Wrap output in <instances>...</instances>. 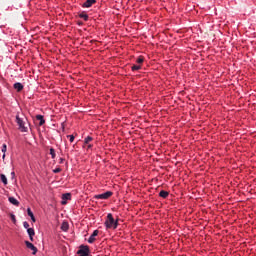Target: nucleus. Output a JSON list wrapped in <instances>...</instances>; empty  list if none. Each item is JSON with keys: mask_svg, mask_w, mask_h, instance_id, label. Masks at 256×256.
Segmentation results:
<instances>
[{"mask_svg": "<svg viewBox=\"0 0 256 256\" xmlns=\"http://www.w3.org/2000/svg\"><path fill=\"white\" fill-rule=\"evenodd\" d=\"M118 226L119 221L115 220V218H113V214L109 213L105 221L106 229H117Z\"/></svg>", "mask_w": 256, "mask_h": 256, "instance_id": "obj_1", "label": "nucleus"}, {"mask_svg": "<svg viewBox=\"0 0 256 256\" xmlns=\"http://www.w3.org/2000/svg\"><path fill=\"white\" fill-rule=\"evenodd\" d=\"M16 123L19 126V130L21 133H27L29 131V128L25 126L27 124V118L26 117H20L19 114L16 115Z\"/></svg>", "mask_w": 256, "mask_h": 256, "instance_id": "obj_2", "label": "nucleus"}, {"mask_svg": "<svg viewBox=\"0 0 256 256\" xmlns=\"http://www.w3.org/2000/svg\"><path fill=\"white\" fill-rule=\"evenodd\" d=\"M77 255L80 256H89V246L81 245L77 251Z\"/></svg>", "mask_w": 256, "mask_h": 256, "instance_id": "obj_3", "label": "nucleus"}, {"mask_svg": "<svg viewBox=\"0 0 256 256\" xmlns=\"http://www.w3.org/2000/svg\"><path fill=\"white\" fill-rule=\"evenodd\" d=\"M113 196V192L107 191L103 194H98L94 196V199H109V197Z\"/></svg>", "mask_w": 256, "mask_h": 256, "instance_id": "obj_4", "label": "nucleus"}, {"mask_svg": "<svg viewBox=\"0 0 256 256\" xmlns=\"http://www.w3.org/2000/svg\"><path fill=\"white\" fill-rule=\"evenodd\" d=\"M25 245L27 247V249H31L32 255H37V247H35V245H33V243L29 242V241H25Z\"/></svg>", "mask_w": 256, "mask_h": 256, "instance_id": "obj_5", "label": "nucleus"}, {"mask_svg": "<svg viewBox=\"0 0 256 256\" xmlns=\"http://www.w3.org/2000/svg\"><path fill=\"white\" fill-rule=\"evenodd\" d=\"M67 201H71V193L62 195V205H67Z\"/></svg>", "mask_w": 256, "mask_h": 256, "instance_id": "obj_6", "label": "nucleus"}, {"mask_svg": "<svg viewBox=\"0 0 256 256\" xmlns=\"http://www.w3.org/2000/svg\"><path fill=\"white\" fill-rule=\"evenodd\" d=\"M97 235H99V230H94L88 239V243H95V237H97Z\"/></svg>", "mask_w": 256, "mask_h": 256, "instance_id": "obj_7", "label": "nucleus"}, {"mask_svg": "<svg viewBox=\"0 0 256 256\" xmlns=\"http://www.w3.org/2000/svg\"><path fill=\"white\" fill-rule=\"evenodd\" d=\"M95 3H97V0H86L83 3L82 7L89 8V7L93 6V5H95Z\"/></svg>", "mask_w": 256, "mask_h": 256, "instance_id": "obj_8", "label": "nucleus"}, {"mask_svg": "<svg viewBox=\"0 0 256 256\" xmlns=\"http://www.w3.org/2000/svg\"><path fill=\"white\" fill-rule=\"evenodd\" d=\"M27 233H28V235H29V237H30V241H33V237H35V229H33V228H28V229H27Z\"/></svg>", "mask_w": 256, "mask_h": 256, "instance_id": "obj_9", "label": "nucleus"}, {"mask_svg": "<svg viewBox=\"0 0 256 256\" xmlns=\"http://www.w3.org/2000/svg\"><path fill=\"white\" fill-rule=\"evenodd\" d=\"M36 119H37V121H40V122H39V126H40V127L43 126V125H45V118H43V115H37V116H36Z\"/></svg>", "mask_w": 256, "mask_h": 256, "instance_id": "obj_10", "label": "nucleus"}, {"mask_svg": "<svg viewBox=\"0 0 256 256\" xmlns=\"http://www.w3.org/2000/svg\"><path fill=\"white\" fill-rule=\"evenodd\" d=\"M14 89H16V91H18V93L21 92V91H23V84H21V83H19V82H16V83L14 84Z\"/></svg>", "mask_w": 256, "mask_h": 256, "instance_id": "obj_11", "label": "nucleus"}, {"mask_svg": "<svg viewBox=\"0 0 256 256\" xmlns=\"http://www.w3.org/2000/svg\"><path fill=\"white\" fill-rule=\"evenodd\" d=\"M8 201L12 204L15 205L16 207H19V202L15 199V197H9Z\"/></svg>", "mask_w": 256, "mask_h": 256, "instance_id": "obj_12", "label": "nucleus"}, {"mask_svg": "<svg viewBox=\"0 0 256 256\" xmlns=\"http://www.w3.org/2000/svg\"><path fill=\"white\" fill-rule=\"evenodd\" d=\"M159 196L162 197V199H167V197H169V193L165 190H161Z\"/></svg>", "mask_w": 256, "mask_h": 256, "instance_id": "obj_13", "label": "nucleus"}, {"mask_svg": "<svg viewBox=\"0 0 256 256\" xmlns=\"http://www.w3.org/2000/svg\"><path fill=\"white\" fill-rule=\"evenodd\" d=\"M79 18L84 19V21H89V15H87L85 12L80 13Z\"/></svg>", "mask_w": 256, "mask_h": 256, "instance_id": "obj_14", "label": "nucleus"}, {"mask_svg": "<svg viewBox=\"0 0 256 256\" xmlns=\"http://www.w3.org/2000/svg\"><path fill=\"white\" fill-rule=\"evenodd\" d=\"M61 229L65 232L69 231V222H63L61 225Z\"/></svg>", "mask_w": 256, "mask_h": 256, "instance_id": "obj_15", "label": "nucleus"}, {"mask_svg": "<svg viewBox=\"0 0 256 256\" xmlns=\"http://www.w3.org/2000/svg\"><path fill=\"white\" fill-rule=\"evenodd\" d=\"M91 141H93V137L88 136L84 139V145H89V143H91Z\"/></svg>", "mask_w": 256, "mask_h": 256, "instance_id": "obj_16", "label": "nucleus"}, {"mask_svg": "<svg viewBox=\"0 0 256 256\" xmlns=\"http://www.w3.org/2000/svg\"><path fill=\"white\" fill-rule=\"evenodd\" d=\"M0 179L4 185H7V176H5V174H1Z\"/></svg>", "mask_w": 256, "mask_h": 256, "instance_id": "obj_17", "label": "nucleus"}, {"mask_svg": "<svg viewBox=\"0 0 256 256\" xmlns=\"http://www.w3.org/2000/svg\"><path fill=\"white\" fill-rule=\"evenodd\" d=\"M145 61V59L143 58V56H140L137 58L136 63H138V65H141V63H143Z\"/></svg>", "mask_w": 256, "mask_h": 256, "instance_id": "obj_18", "label": "nucleus"}, {"mask_svg": "<svg viewBox=\"0 0 256 256\" xmlns=\"http://www.w3.org/2000/svg\"><path fill=\"white\" fill-rule=\"evenodd\" d=\"M139 69H141V65H133L132 66V71H139Z\"/></svg>", "mask_w": 256, "mask_h": 256, "instance_id": "obj_19", "label": "nucleus"}, {"mask_svg": "<svg viewBox=\"0 0 256 256\" xmlns=\"http://www.w3.org/2000/svg\"><path fill=\"white\" fill-rule=\"evenodd\" d=\"M67 139L70 140V143H73L75 141V136L74 135H67Z\"/></svg>", "mask_w": 256, "mask_h": 256, "instance_id": "obj_20", "label": "nucleus"}, {"mask_svg": "<svg viewBox=\"0 0 256 256\" xmlns=\"http://www.w3.org/2000/svg\"><path fill=\"white\" fill-rule=\"evenodd\" d=\"M50 155H51L52 159H55V149H53V148L50 149Z\"/></svg>", "mask_w": 256, "mask_h": 256, "instance_id": "obj_21", "label": "nucleus"}, {"mask_svg": "<svg viewBox=\"0 0 256 256\" xmlns=\"http://www.w3.org/2000/svg\"><path fill=\"white\" fill-rule=\"evenodd\" d=\"M2 153H7V144H3Z\"/></svg>", "mask_w": 256, "mask_h": 256, "instance_id": "obj_22", "label": "nucleus"}, {"mask_svg": "<svg viewBox=\"0 0 256 256\" xmlns=\"http://www.w3.org/2000/svg\"><path fill=\"white\" fill-rule=\"evenodd\" d=\"M27 214L29 217H33V212L31 211V208L27 209Z\"/></svg>", "mask_w": 256, "mask_h": 256, "instance_id": "obj_23", "label": "nucleus"}, {"mask_svg": "<svg viewBox=\"0 0 256 256\" xmlns=\"http://www.w3.org/2000/svg\"><path fill=\"white\" fill-rule=\"evenodd\" d=\"M24 229H29V222L25 221L23 222Z\"/></svg>", "mask_w": 256, "mask_h": 256, "instance_id": "obj_24", "label": "nucleus"}, {"mask_svg": "<svg viewBox=\"0 0 256 256\" xmlns=\"http://www.w3.org/2000/svg\"><path fill=\"white\" fill-rule=\"evenodd\" d=\"M54 173H61V168L54 169Z\"/></svg>", "mask_w": 256, "mask_h": 256, "instance_id": "obj_25", "label": "nucleus"}, {"mask_svg": "<svg viewBox=\"0 0 256 256\" xmlns=\"http://www.w3.org/2000/svg\"><path fill=\"white\" fill-rule=\"evenodd\" d=\"M11 219H12L13 223H15V221H17V220L15 219V215H13V214H11Z\"/></svg>", "mask_w": 256, "mask_h": 256, "instance_id": "obj_26", "label": "nucleus"}, {"mask_svg": "<svg viewBox=\"0 0 256 256\" xmlns=\"http://www.w3.org/2000/svg\"><path fill=\"white\" fill-rule=\"evenodd\" d=\"M87 149H93V145L92 144H87Z\"/></svg>", "mask_w": 256, "mask_h": 256, "instance_id": "obj_27", "label": "nucleus"}, {"mask_svg": "<svg viewBox=\"0 0 256 256\" xmlns=\"http://www.w3.org/2000/svg\"><path fill=\"white\" fill-rule=\"evenodd\" d=\"M31 217V219H32V221H33V223H35V215H33V216H30Z\"/></svg>", "mask_w": 256, "mask_h": 256, "instance_id": "obj_28", "label": "nucleus"}, {"mask_svg": "<svg viewBox=\"0 0 256 256\" xmlns=\"http://www.w3.org/2000/svg\"><path fill=\"white\" fill-rule=\"evenodd\" d=\"M12 179L15 177V172H11Z\"/></svg>", "mask_w": 256, "mask_h": 256, "instance_id": "obj_29", "label": "nucleus"}, {"mask_svg": "<svg viewBox=\"0 0 256 256\" xmlns=\"http://www.w3.org/2000/svg\"><path fill=\"white\" fill-rule=\"evenodd\" d=\"M2 159H5V154H3Z\"/></svg>", "mask_w": 256, "mask_h": 256, "instance_id": "obj_30", "label": "nucleus"}]
</instances>
